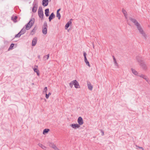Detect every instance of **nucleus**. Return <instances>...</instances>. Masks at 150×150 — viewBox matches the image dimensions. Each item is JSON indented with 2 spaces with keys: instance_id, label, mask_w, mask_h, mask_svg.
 Listing matches in <instances>:
<instances>
[{
  "instance_id": "1",
  "label": "nucleus",
  "mask_w": 150,
  "mask_h": 150,
  "mask_svg": "<svg viewBox=\"0 0 150 150\" xmlns=\"http://www.w3.org/2000/svg\"><path fill=\"white\" fill-rule=\"evenodd\" d=\"M34 18H31L29 21L22 29L19 32L21 35L25 33L26 32V29L27 30H29L33 25L34 23Z\"/></svg>"
},
{
  "instance_id": "2",
  "label": "nucleus",
  "mask_w": 150,
  "mask_h": 150,
  "mask_svg": "<svg viewBox=\"0 0 150 150\" xmlns=\"http://www.w3.org/2000/svg\"><path fill=\"white\" fill-rule=\"evenodd\" d=\"M141 58L142 57L139 56H137L136 57V59L142 68L144 70H146L147 69V66L145 64V62Z\"/></svg>"
},
{
  "instance_id": "3",
  "label": "nucleus",
  "mask_w": 150,
  "mask_h": 150,
  "mask_svg": "<svg viewBox=\"0 0 150 150\" xmlns=\"http://www.w3.org/2000/svg\"><path fill=\"white\" fill-rule=\"evenodd\" d=\"M137 28L138 30H139V31L140 34L142 35V36L144 37L145 39H146V34L144 32V30L142 29V27L139 23H137V25H136Z\"/></svg>"
},
{
  "instance_id": "4",
  "label": "nucleus",
  "mask_w": 150,
  "mask_h": 150,
  "mask_svg": "<svg viewBox=\"0 0 150 150\" xmlns=\"http://www.w3.org/2000/svg\"><path fill=\"white\" fill-rule=\"evenodd\" d=\"M33 7L32 8V12L33 13H35L37 10L38 7L37 1H35V0H34V2L33 3Z\"/></svg>"
},
{
  "instance_id": "5",
  "label": "nucleus",
  "mask_w": 150,
  "mask_h": 150,
  "mask_svg": "<svg viewBox=\"0 0 150 150\" xmlns=\"http://www.w3.org/2000/svg\"><path fill=\"white\" fill-rule=\"evenodd\" d=\"M38 14L40 18H41L42 19H43V17L44 14L42 11V8L41 6H40L39 8Z\"/></svg>"
},
{
  "instance_id": "6",
  "label": "nucleus",
  "mask_w": 150,
  "mask_h": 150,
  "mask_svg": "<svg viewBox=\"0 0 150 150\" xmlns=\"http://www.w3.org/2000/svg\"><path fill=\"white\" fill-rule=\"evenodd\" d=\"M72 82H73V85L76 88H80V86L78 82L76 80L72 81Z\"/></svg>"
},
{
  "instance_id": "7",
  "label": "nucleus",
  "mask_w": 150,
  "mask_h": 150,
  "mask_svg": "<svg viewBox=\"0 0 150 150\" xmlns=\"http://www.w3.org/2000/svg\"><path fill=\"white\" fill-rule=\"evenodd\" d=\"M77 122L78 124L80 125H82L83 123V121L82 117H78L77 120Z\"/></svg>"
},
{
  "instance_id": "8",
  "label": "nucleus",
  "mask_w": 150,
  "mask_h": 150,
  "mask_svg": "<svg viewBox=\"0 0 150 150\" xmlns=\"http://www.w3.org/2000/svg\"><path fill=\"white\" fill-rule=\"evenodd\" d=\"M129 19L131 21L134 23L135 25H137V23H139L137 20L131 17H129Z\"/></svg>"
},
{
  "instance_id": "9",
  "label": "nucleus",
  "mask_w": 150,
  "mask_h": 150,
  "mask_svg": "<svg viewBox=\"0 0 150 150\" xmlns=\"http://www.w3.org/2000/svg\"><path fill=\"white\" fill-rule=\"evenodd\" d=\"M70 126L74 129L79 128L80 127V126L77 124H72L70 125Z\"/></svg>"
},
{
  "instance_id": "10",
  "label": "nucleus",
  "mask_w": 150,
  "mask_h": 150,
  "mask_svg": "<svg viewBox=\"0 0 150 150\" xmlns=\"http://www.w3.org/2000/svg\"><path fill=\"white\" fill-rule=\"evenodd\" d=\"M50 146L54 149L55 150H60L54 144L50 143L49 144Z\"/></svg>"
},
{
  "instance_id": "11",
  "label": "nucleus",
  "mask_w": 150,
  "mask_h": 150,
  "mask_svg": "<svg viewBox=\"0 0 150 150\" xmlns=\"http://www.w3.org/2000/svg\"><path fill=\"white\" fill-rule=\"evenodd\" d=\"M139 76L145 79L149 83L150 81L147 78L146 76L144 75L143 74H142L140 75Z\"/></svg>"
},
{
  "instance_id": "12",
  "label": "nucleus",
  "mask_w": 150,
  "mask_h": 150,
  "mask_svg": "<svg viewBox=\"0 0 150 150\" xmlns=\"http://www.w3.org/2000/svg\"><path fill=\"white\" fill-rule=\"evenodd\" d=\"M38 66H35V67L33 68L34 71L37 73V75L38 76H40V72L39 70L37 69Z\"/></svg>"
},
{
  "instance_id": "13",
  "label": "nucleus",
  "mask_w": 150,
  "mask_h": 150,
  "mask_svg": "<svg viewBox=\"0 0 150 150\" xmlns=\"http://www.w3.org/2000/svg\"><path fill=\"white\" fill-rule=\"evenodd\" d=\"M55 17V16L54 13H52L49 16V21L50 22Z\"/></svg>"
},
{
  "instance_id": "14",
  "label": "nucleus",
  "mask_w": 150,
  "mask_h": 150,
  "mask_svg": "<svg viewBox=\"0 0 150 150\" xmlns=\"http://www.w3.org/2000/svg\"><path fill=\"white\" fill-rule=\"evenodd\" d=\"M37 41V38L36 37H35L34 38L32 41V46H35L36 45Z\"/></svg>"
},
{
  "instance_id": "15",
  "label": "nucleus",
  "mask_w": 150,
  "mask_h": 150,
  "mask_svg": "<svg viewBox=\"0 0 150 150\" xmlns=\"http://www.w3.org/2000/svg\"><path fill=\"white\" fill-rule=\"evenodd\" d=\"M48 4V0H43L42 1V5L44 6H46Z\"/></svg>"
},
{
  "instance_id": "16",
  "label": "nucleus",
  "mask_w": 150,
  "mask_h": 150,
  "mask_svg": "<svg viewBox=\"0 0 150 150\" xmlns=\"http://www.w3.org/2000/svg\"><path fill=\"white\" fill-rule=\"evenodd\" d=\"M87 86L89 90L91 91L92 90L93 86L89 82H87Z\"/></svg>"
},
{
  "instance_id": "17",
  "label": "nucleus",
  "mask_w": 150,
  "mask_h": 150,
  "mask_svg": "<svg viewBox=\"0 0 150 150\" xmlns=\"http://www.w3.org/2000/svg\"><path fill=\"white\" fill-rule=\"evenodd\" d=\"M71 22L70 21H68L65 25V29H67V28L69 27L70 25L71 24Z\"/></svg>"
},
{
  "instance_id": "18",
  "label": "nucleus",
  "mask_w": 150,
  "mask_h": 150,
  "mask_svg": "<svg viewBox=\"0 0 150 150\" xmlns=\"http://www.w3.org/2000/svg\"><path fill=\"white\" fill-rule=\"evenodd\" d=\"M49 8H47L45 10V14L46 17H48L49 16Z\"/></svg>"
},
{
  "instance_id": "19",
  "label": "nucleus",
  "mask_w": 150,
  "mask_h": 150,
  "mask_svg": "<svg viewBox=\"0 0 150 150\" xmlns=\"http://www.w3.org/2000/svg\"><path fill=\"white\" fill-rule=\"evenodd\" d=\"M132 71V73L135 75L137 76H139L138 75V73L134 69L132 68L131 69Z\"/></svg>"
},
{
  "instance_id": "20",
  "label": "nucleus",
  "mask_w": 150,
  "mask_h": 150,
  "mask_svg": "<svg viewBox=\"0 0 150 150\" xmlns=\"http://www.w3.org/2000/svg\"><path fill=\"white\" fill-rule=\"evenodd\" d=\"M50 130L48 129H45L43 131V134H46Z\"/></svg>"
},
{
  "instance_id": "21",
  "label": "nucleus",
  "mask_w": 150,
  "mask_h": 150,
  "mask_svg": "<svg viewBox=\"0 0 150 150\" xmlns=\"http://www.w3.org/2000/svg\"><path fill=\"white\" fill-rule=\"evenodd\" d=\"M18 18V17L17 16H14V17L13 18V16H12L11 18V19L14 22H17V19Z\"/></svg>"
},
{
  "instance_id": "22",
  "label": "nucleus",
  "mask_w": 150,
  "mask_h": 150,
  "mask_svg": "<svg viewBox=\"0 0 150 150\" xmlns=\"http://www.w3.org/2000/svg\"><path fill=\"white\" fill-rule=\"evenodd\" d=\"M84 60L86 63V64L89 67H91L90 65V64L89 62L88 61L87 58L84 59Z\"/></svg>"
},
{
  "instance_id": "23",
  "label": "nucleus",
  "mask_w": 150,
  "mask_h": 150,
  "mask_svg": "<svg viewBox=\"0 0 150 150\" xmlns=\"http://www.w3.org/2000/svg\"><path fill=\"white\" fill-rule=\"evenodd\" d=\"M38 145L39 146L41 147L42 149L44 150H45L46 149V147L45 146L43 145L42 144L39 143L38 144Z\"/></svg>"
},
{
  "instance_id": "24",
  "label": "nucleus",
  "mask_w": 150,
  "mask_h": 150,
  "mask_svg": "<svg viewBox=\"0 0 150 150\" xmlns=\"http://www.w3.org/2000/svg\"><path fill=\"white\" fill-rule=\"evenodd\" d=\"M42 33L46 35L47 33V29H45V28H42Z\"/></svg>"
},
{
  "instance_id": "25",
  "label": "nucleus",
  "mask_w": 150,
  "mask_h": 150,
  "mask_svg": "<svg viewBox=\"0 0 150 150\" xmlns=\"http://www.w3.org/2000/svg\"><path fill=\"white\" fill-rule=\"evenodd\" d=\"M47 23L46 21H45L44 23V24L42 26V28H45V29H47Z\"/></svg>"
},
{
  "instance_id": "26",
  "label": "nucleus",
  "mask_w": 150,
  "mask_h": 150,
  "mask_svg": "<svg viewBox=\"0 0 150 150\" xmlns=\"http://www.w3.org/2000/svg\"><path fill=\"white\" fill-rule=\"evenodd\" d=\"M37 28H35V27H34L33 30H32L31 32V33L30 34L32 35H34L35 33L36 30Z\"/></svg>"
},
{
  "instance_id": "27",
  "label": "nucleus",
  "mask_w": 150,
  "mask_h": 150,
  "mask_svg": "<svg viewBox=\"0 0 150 150\" xmlns=\"http://www.w3.org/2000/svg\"><path fill=\"white\" fill-rule=\"evenodd\" d=\"M14 44H13V43H12L11 44L9 47L8 48V51H9L10 50H12V49H13V47H14Z\"/></svg>"
},
{
  "instance_id": "28",
  "label": "nucleus",
  "mask_w": 150,
  "mask_h": 150,
  "mask_svg": "<svg viewBox=\"0 0 150 150\" xmlns=\"http://www.w3.org/2000/svg\"><path fill=\"white\" fill-rule=\"evenodd\" d=\"M112 57H113V59L114 61V63L115 64V65L117 66L118 64L116 60L115 57L114 56H113Z\"/></svg>"
},
{
  "instance_id": "29",
  "label": "nucleus",
  "mask_w": 150,
  "mask_h": 150,
  "mask_svg": "<svg viewBox=\"0 0 150 150\" xmlns=\"http://www.w3.org/2000/svg\"><path fill=\"white\" fill-rule=\"evenodd\" d=\"M56 17H58V19L59 20L60 19L61 15L59 13H57Z\"/></svg>"
},
{
  "instance_id": "30",
  "label": "nucleus",
  "mask_w": 150,
  "mask_h": 150,
  "mask_svg": "<svg viewBox=\"0 0 150 150\" xmlns=\"http://www.w3.org/2000/svg\"><path fill=\"white\" fill-rule=\"evenodd\" d=\"M21 35V34L20 33V32H19V33H18V34H16L15 35V38L20 37Z\"/></svg>"
},
{
  "instance_id": "31",
  "label": "nucleus",
  "mask_w": 150,
  "mask_h": 150,
  "mask_svg": "<svg viewBox=\"0 0 150 150\" xmlns=\"http://www.w3.org/2000/svg\"><path fill=\"white\" fill-rule=\"evenodd\" d=\"M83 56L84 57V59H85V58L86 59L87 58H86L87 54L85 52H83Z\"/></svg>"
},
{
  "instance_id": "32",
  "label": "nucleus",
  "mask_w": 150,
  "mask_h": 150,
  "mask_svg": "<svg viewBox=\"0 0 150 150\" xmlns=\"http://www.w3.org/2000/svg\"><path fill=\"white\" fill-rule=\"evenodd\" d=\"M122 12L124 15H125L126 14H127V12L123 8L122 9Z\"/></svg>"
},
{
  "instance_id": "33",
  "label": "nucleus",
  "mask_w": 150,
  "mask_h": 150,
  "mask_svg": "<svg viewBox=\"0 0 150 150\" xmlns=\"http://www.w3.org/2000/svg\"><path fill=\"white\" fill-rule=\"evenodd\" d=\"M47 91V87H45L44 88V91H43V93L44 92H45V93H46Z\"/></svg>"
},
{
  "instance_id": "34",
  "label": "nucleus",
  "mask_w": 150,
  "mask_h": 150,
  "mask_svg": "<svg viewBox=\"0 0 150 150\" xmlns=\"http://www.w3.org/2000/svg\"><path fill=\"white\" fill-rule=\"evenodd\" d=\"M69 86L71 88H72L73 83V82L71 81L69 83Z\"/></svg>"
},
{
  "instance_id": "35",
  "label": "nucleus",
  "mask_w": 150,
  "mask_h": 150,
  "mask_svg": "<svg viewBox=\"0 0 150 150\" xmlns=\"http://www.w3.org/2000/svg\"><path fill=\"white\" fill-rule=\"evenodd\" d=\"M136 146L137 147V149H138V148H139V149H141L142 150H144V149H143V148L142 147H140V146H137V145H136Z\"/></svg>"
},
{
  "instance_id": "36",
  "label": "nucleus",
  "mask_w": 150,
  "mask_h": 150,
  "mask_svg": "<svg viewBox=\"0 0 150 150\" xmlns=\"http://www.w3.org/2000/svg\"><path fill=\"white\" fill-rule=\"evenodd\" d=\"M100 130L101 131V132L102 133V136L104 135V132L102 129H100Z\"/></svg>"
},
{
  "instance_id": "37",
  "label": "nucleus",
  "mask_w": 150,
  "mask_h": 150,
  "mask_svg": "<svg viewBox=\"0 0 150 150\" xmlns=\"http://www.w3.org/2000/svg\"><path fill=\"white\" fill-rule=\"evenodd\" d=\"M49 95L47 94V93L46 94V98L47 99H48V98H49Z\"/></svg>"
},
{
  "instance_id": "38",
  "label": "nucleus",
  "mask_w": 150,
  "mask_h": 150,
  "mask_svg": "<svg viewBox=\"0 0 150 150\" xmlns=\"http://www.w3.org/2000/svg\"><path fill=\"white\" fill-rule=\"evenodd\" d=\"M49 56H50V54H48L47 55V59H48V58H49Z\"/></svg>"
},
{
  "instance_id": "39",
  "label": "nucleus",
  "mask_w": 150,
  "mask_h": 150,
  "mask_svg": "<svg viewBox=\"0 0 150 150\" xmlns=\"http://www.w3.org/2000/svg\"><path fill=\"white\" fill-rule=\"evenodd\" d=\"M61 9L60 8H59L57 10V13H59V11Z\"/></svg>"
},
{
  "instance_id": "40",
  "label": "nucleus",
  "mask_w": 150,
  "mask_h": 150,
  "mask_svg": "<svg viewBox=\"0 0 150 150\" xmlns=\"http://www.w3.org/2000/svg\"><path fill=\"white\" fill-rule=\"evenodd\" d=\"M125 18H127V14H126V15H124Z\"/></svg>"
},
{
  "instance_id": "41",
  "label": "nucleus",
  "mask_w": 150,
  "mask_h": 150,
  "mask_svg": "<svg viewBox=\"0 0 150 150\" xmlns=\"http://www.w3.org/2000/svg\"><path fill=\"white\" fill-rule=\"evenodd\" d=\"M38 57L39 59H40V55H38Z\"/></svg>"
},
{
  "instance_id": "42",
  "label": "nucleus",
  "mask_w": 150,
  "mask_h": 150,
  "mask_svg": "<svg viewBox=\"0 0 150 150\" xmlns=\"http://www.w3.org/2000/svg\"><path fill=\"white\" fill-rule=\"evenodd\" d=\"M48 95L49 96H50V95H51V93H50V92H49V93H48Z\"/></svg>"
},
{
  "instance_id": "43",
  "label": "nucleus",
  "mask_w": 150,
  "mask_h": 150,
  "mask_svg": "<svg viewBox=\"0 0 150 150\" xmlns=\"http://www.w3.org/2000/svg\"><path fill=\"white\" fill-rule=\"evenodd\" d=\"M32 85H34V83H32Z\"/></svg>"
},
{
  "instance_id": "44",
  "label": "nucleus",
  "mask_w": 150,
  "mask_h": 150,
  "mask_svg": "<svg viewBox=\"0 0 150 150\" xmlns=\"http://www.w3.org/2000/svg\"><path fill=\"white\" fill-rule=\"evenodd\" d=\"M51 1V0H49V1Z\"/></svg>"
},
{
  "instance_id": "45",
  "label": "nucleus",
  "mask_w": 150,
  "mask_h": 150,
  "mask_svg": "<svg viewBox=\"0 0 150 150\" xmlns=\"http://www.w3.org/2000/svg\"><path fill=\"white\" fill-rule=\"evenodd\" d=\"M93 47L94 48V46L93 45Z\"/></svg>"
}]
</instances>
